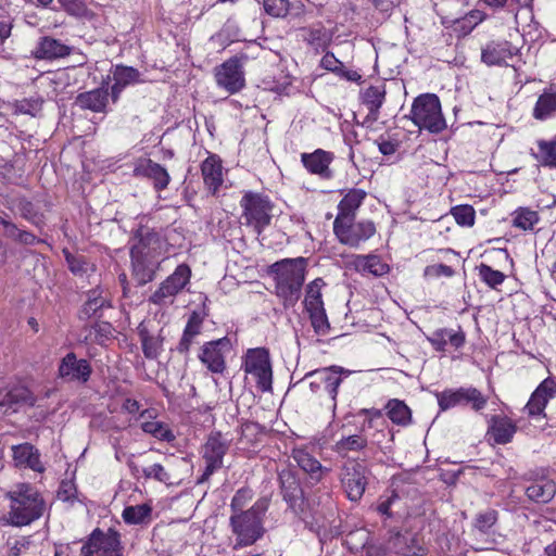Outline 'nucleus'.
<instances>
[{"instance_id":"31","label":"nucleus","mask_w":556,"mask_h":556,"mask_svg":"<svg viewBox=\"0 0 556 556\" xmlns=\"http://www.w3.org/2000/svg\"><path fill=\"white\" fill-rule=\"evenodd\" d=\"M556 494V484L552 479L540 477L526 489L528 498L535 503H548Z\"/></svg>"},{"instance_id":"9","label":"nucleus","mask_w":556,"mask_h":556,"mask_svg":"<svg viewBox=\"0 0 556 556\" xmlns=\"http://www.w3.org/2000/svg\"><path fill=\"white\" fill-rule=\"evenodd\" d=\"M441 410H447L457 405L470 404L476 412L483 409L486 397L476 388L447 389L435 394Z\"/></svg>"},{"instance_id":"35","label":"nucleus","mask_w":556,"mask_h":556,"mask_svg":"<svg viewBox=\"0 0 556 556\" xmlns=\"http://www.w3.org/2000/svg\"><path fill=\"white\" fill-rule=\"evenodd\" d=\"M367 193L363 189H350L338 205L337 217L355 218L357 208L362 205Z\"/></svg>"},{"instance_id":"23","label":"nucleus","mask_w":556,"mask_h":556,"mask_svg":"<svg viewBox=\"0 0 556 556\" xmlns=\"http://www.w3.org/2000/svg\"><path fill=\"white\" fill-rule=\"evenodd\" d=\"M112 77L114 84L111 87V98L113 103H116L119 99L122 91L130 86L141 83L140 72L131 66L117 64L112 68Z\"/></svg>"},{"instance_id":"4","label":"nucleus","mask_w":556,"mask_h":556,"mask_svg":"<svg viewBox=\"0 0 556 556\" xmlns=\"http://www.w3.org/2000/svg\"><path fill=\"white\" fill-rule=\"evenodd\" d=\"M410 118L420 129L433 134L441 132L446 127L439 97L433 93L420 94L414 100Z\"/></svg>"},{"instance_id":"14","label":"nucleus","mask_w":556,"mask_h":556,"mask_svg":"<svg viewBox=\"0 0 556 556\" xmlns=\"http://www.w3.org/2000/svg\"><path fill=\"white\" fill-rule=\"evenodd\" d=\"M92 374L90 363L85 358H78L74 352L67 353L60 362L59 377L65 382L85 384Z\"/></svg>"},{"instance_id":"13","label":"nucleus","mask_w":556,"mask_h":556,"mask_svg":"<svg viewBox=\"0 0 556 556\" xmlns=\"http://www.w3.org/2000/svg\"><path fill=\"white\" fill-rule=\"evenodd\" d=\"M229 448V441L224 439L220 432H213L203 446V459L205 469L198 483H203L218 469L223 467V458Z\"/></svg>"},{"instance_id":"56","label":"nucleus","mask_w":556,"mask_h":556,"mask_svg":"<svg viewBox=\"0 0 556 556\" xmlns=\"http://www.w3.org/2000/svg\"><path fill=\"white\" fill-rule=\"evenodd\" d=\"M207 314L204 312L193 311L188 318L187 325L185 327V332L189 336L197 337L201 333L202 325Z\"/></svg>"},{"instance_id":"28","label":"nucleus","mask_w":556,"mask_h":556,"mask_svg":"<svg viewBox=\"0 0 556 556\" xmlns=\"http://www.w3.org/2000/svg\"><path fill=\"white\" fill-rule=\"evenodd\" d=\"M109 102V90L105 87L96 88L81 92L76 97V104L83 110H90L96 113L106 112Z\"/></svg>"},{"instance_id":"16","label":"nucleus","mask_w":556,"mask_h":556,"mask_svg":"<svg viewBox=\"0 0 556 556\" xmlns=\"http://www.w3.org/2000/svg\"><path fill=\"white\" fill-rule=\"evenodd\" d=\"M136 243L130 248V254L141 252L143 257H151L153 260H161L164 248V240L162 239L159 231L155 229L140 226L135 238Z\"/></svg>"},{"instance_id":"21","label":"nucleus","mask_w":556,"mask_h":556,"mask_svg":"<svg viewBox=\"0 0 556 556\" xmlns=\"http://www.w3.org/2000/svg\"><path fill=\"white\" fill-rule=\"evenodd\" d=\"M301 161L304 167L314 175H318L323 179H330L333 172L330 164L333 161V154L323 149H317L313 153H303Z\"/></svg>"},{"instance_id":"3","label":"nucleus","mask_w":556,"mask_h":556,"mask_svg":"<svg viewBox=\"0 0 556 556\" xmlns=\"http://www.w3.org/2000/svg\"><path fill=\"white\" fill-rule=\"evenodd\" d=\"M267 508L268 500L261 498L244 513L230 516L229 523L236 535L235 548L251 546L264 535L263 518Z\"/></svg>"},{"instance_id":"49","label":"nucleus","mask_w":556,"mask_h":556,"mask_svg":"<svg viewBox=\"0 0 556 556\" xmlns=\"http://www.w3.org/2000/svg\"><path fill=\"white\" fill-rule=\"evenodd\" d=\"M478 271L480 279L490 288H496L502 285L506 278L502 271L493 269L491 266L483 263L478 266Z\"/></svg>"},{"instance_id":"18","label":"nucleus","mask_w":556,"mask_h":556,"mask_svg":"<svg viewBox=\"0 0 556 556\" xmlns=\"http://www.w3.org/2000/svg\"><path fill=\"white\" fill-rule=\"evenodd\" d=\"M350 370L341 366H330L311 371L306 377H314V383L321 384L330 399L336 403L338 388L343 378L350 376Z\"/></svg>"},{"instance_id":"50","label":"nucleus","mask_w":556,"mask_h":556,"mask_svg":"<svg viewBox=\"0 0 556 556\" xmlns=\"http://www.w3.org/2000/svg\"><path fill=\"white\" fill-rule=\"evenodd\" d=\"M65 260L70 270L76 276H84L89 270H94V265L89 263L85 256L65 252Z\"/></svg>"},{"instance_id":"11","label":"nucleus","mask_w":556,"mask_h":556,"mask_svg":"<svg viewBox=\"0 0 556 556\" xmlns=\"http://www.w3.org/2000/svg\"><path fill=\"white\" fill-rule=\"evenodd\" d=\"M278 480L280 494L289 508L298 516L304 514L307 503L296 473L292 469L285 468L279 471Z\"/></svg>"},{"instance_id":"39","label":"nucleus","mask_w":556,"mask_h":556,"mask_svg":"<svg viewBox=\"0 0 556 556\" xmlns=\"http://www.w3.org/2000/svg\"><path fill=\"white\" fill-rule=\"evenodd\" d=\"M355 268L362 273L374 276H383L388 273L389 266L377 255H358L354 261Z\"/></svg>"},{"instance_id":"52","label":"nucleus","mask_w":556,"mask_h":556,"mask_svg":"<svg viewBox=\"0 0 556 556\" xmlns=\"http://www.w3.org/2000/svg\"><path fill=\"white\" fill-rule=\"evenodd\" d=\"M141 472L146 479H154L167 485L173 483L170 473L161 464L142 468Z\"/></svg>"},{"instance_id":"61","label":"nucleus","mask_w":556,"mask_h":556,"mask_svg":"<svg viewBox=\"0 0 556 556\" xmlns=\"http://www.w3.org/2000/svg\"><path fill=\"white\" fill-rule=\"evenodd\" d=\"M454 275V269L451 266L444 264H434L429 265L425 268V276L428 277H452Z\"/></svg>"},{"instance_id":"43","label":"nucleus","mask_w":556,"mask_h":556,"mask_svg":"<svg viewBox=\"0 0 556 556\" xmlns=\"http://www.w3.org/2000/svg\"><path fill=\"white\" fill-rule=\"evenodd\" d=\"M367 446V439L361 434L343 437L334 444V451L345 456L349 452H358Z\"/></svg>"},{"instance_id":"29","label":"nucleus","mask_w":556,"mask_h":556,"mask_svg":"<svg viewBox=\"0 0 556 556\" xmlns=\"http://www.w3.org/2000/svg\"><path fill=\"white\" fill-rule=\"evenodd\" d=\"M388 548L394 556H417L421 555L422 548L418 545L417 539L409 534L394 533L388 540Z\"/></svg>"},{"instance_id":"44","label":"nucleus","mask_w":556,"mask_h":556,"mask_svg":"<svg viewBox=\"0 0 556 556\" xmlns=\"http://www.w3.org/2000/svg\"><path fill=\"white\" fill-rule=\"evenodd\" d=\"M325 286V282L321 278H316L312 282H309L306 287V295L304 299V306L306 311L316 309L324 306L323 298H321V288Z\"/></svg>"},{"instance_id":"59","label":"nucleus","mask_w":556,"mask_h":556,"mask_svg":"<svg viewBox=\"0 0 556 556\" xmlns=\"http://www.w3.org/2000/svg\"><path fill=\"white\" fill-rule=\"evenodd\" d=\"M76 485L71 480H64L61 482L58 490V498L62 502H72L76 497Z\"/></svg>"},{"instance_id":"38","label":"nucleus","mask_w":556,"mask_h":556,"mask_svg":"<svg viewBox=\"0 0 556 556\" xmlns=\"http://www.w3.org/2000/svg\"><path fill=\"white\" fill-rule=\"evenodd\" d=\"M386 98L384 86H370L362 93V101L368 109V114L371 119L376 121L379 115V110L382 106Z\"/></svg>"},{"instance_id":"32","label":"nucleus","mask_w":556,"mask_h":556,"mask_svg":"<svg viewBox=\"0 0 556 556\" xmlns=\"http://www.w3.org/2000/svg\"><path fill=\"white\" fill-rule=\"evenodd\" d=\"M292 458L298 466L316 482L320 481L324 476V467L312 454L304 448H294Z\"/></svg>"},{"instance_id":"41","label":"nucleus","mask_w":556,"mask_h":556,"mask_svg":"<svg viewBox=\"0 0 556 556\" xmlns=\"http://www.w3.org/2000/svg\"><path fill=\"white\" fill-rule=\"evenodd\" d=\"M386 409L393 424L407 426L412 420V412L403 401L392 399L387 403Z\"/></svg>"},{"instance_id":"54","label":"nucleus","mask_w":556,"mask_h":556,"mask_svg":"<svg viewBox=\"0 0 556 556\" xmlns=\"http://www.w3.org/2000/svg\"><path fill=\"white\" fill-rule=\"evenodd\" d=\"M265 12L273 17H285L290 8L289 0H263Z\"/></svg>"},{"instance_id":"60","label":"nucleus","mask_w":556,"mask_h":556,"mask_svg":"<svg viewBox=\"0 0 556 556\" xmlns=\"http://www.w3.org/2000/svg\"><path fill=\"white\" fill-rule=\"evenodd\" d=\"M99 343H103L114 337V327L106 321L97 323L93 326Z\"/></svg>"},{"instance_id":"63","label":"nucleus","mask_w":556,"mask_h":556,"mask_svg":"<svg viewBox=\"0 0 556 556\" xmlns=\"http://www.w3.org/2000/svg\"><path fill=\"white\" fill-rule=\"evenodd\" d=\"M321 66L330 72L339 73L340 70H342L343 64L341 61H339L333 53L327 52L321 58Z\"/></svg>"},{"instance_id":"10","label":"nucleus","mask_w":556,"mask_h":556,"mask_svg":"<svg viewBox=\"0 0 556 556\" xmlns=\"http://www.w3.org/2000/svg\"><path fill=\"white\" fill-rule=\"evenodd\" d=\"M123 549L119 532L110 528L106 532L94 530L81 551L84 556H123Z\"/></svg>"},{"instance_id":"46","label":"nucleus","mask_w":556,"mask_h":556,"mask_svg":"<svg viewBox=\"0 0 556 556\" xmlns=\"http://www.w3.org/2000/svg\"><path fill=\"white\" fill-rule=\"evenodd\" d=\"M141 429L143 432L149 433L162 441L170 442L175 439V435L172 432V430L164 422L161 421L154 420L142 422Z\"/></svg>"},{"instance_id":"2","label":"nucleus","mask_w":556,"mask_h":556,"mask_svg":"<svg viewBox=\"0 0 556 556\" xmlns=\"http://www.w3.org/2000/svg\"><path fill=\"white\" fill-rule=\"evenodd\" d=\"M11 501L9 520L13 526L23 527L39 519L46 504L38 490L29 483H18L8 492Z\"/></svg>"},{"instance_id":"64","label":"nucleus","mask_w":556,"mask_h":556,"mask_svg":"<svg viewBox=\"0 0 556 556\" xmlns=\"http://www.w3.org/2000/svg\"><path fill=\"white\" fill-rule=\"evenodd\" d=\"M399 500V496L397 494L395 493H392L391 496H389L388 498L381 501L378 506H377V510L379 514L383 515V516H387L388 518L392 517V513H391V506L393 505V503L395 501Z\"/></svg>"},{"instance_id":"42","label":"nucleus","mask_w":556,"mask_h":556,"mask_svg":"<svg viewBox=\"0 0 556 556\" xmlns=\"http://www.w3.org/2000/svg\"><path fill=\"white\" fill-rule=\"evenodd\" d=\"M554 114H556V93H542L535 103L533 116L536 119L543 121Z\"/></svg>"},{"instance_id":"34","label":"nucleus","mask_w":556,"mask_h":556,"mask_svg":"<svg viewBox=\"0 0 556 556\" xmlns=\"http://www.w3.org/2000/svg\"><path fill=\"white\" fill-rule=\"evenodd\" d=\"M13 457L17 465L29 467L30 469L42 472L45 470L38 450L31 444L25 443L13 447Z\"/></svg>"},{"instance_id":"20","label":"nucleus","mask_w":556,"mask_h":556,"mask_svg":"<svg viewBox=\"0 0 556 556\" xmlns=\"http://www.w3.org/2000/svg\"><path fill=\"white\" fill-rule=\"evenodd\" d=\"M36 396L24 386H14L10 389L0 388V408L4 413L16 412L21 406H34Z\"/></svg>"},{"instance_id":"53","label":"nucleus","mask_w":556,"mask_h":556,"mask_svg":"<svg viewBox=\"0 0 556 556\" xmlns=\"http://www.w3.org/2000/svg\"><path fill=\"white\" fill-rule=\"evenodd\" d=\"M451 214L460 226H472L475 223V210L470 205H458L451 210Z\"/></svg>"},{"instance_id":"7","label":"nucleus","mask_w":556,"mask_h":556,"mask_svg":"<svg viewBox=\"0 0 556 556\" xmlns=\"http://www.w3.org/2000/svg\"><path fill=\"white\" fill-rule=\"evenodd\" d=\"M241 206L245 224L252 226L258 235L270 224L273 205L266 197L248 192L241 199Z\"/></svg>"},{"instance_id":"55","label":"nucleus","mask_w":556,"mask_h":556,"mask_svg":"<svg viewBox=\"0 0 556 556\" xmlns=\"http://www.w3.org/2000/svg\"><path fill=\"white\" fill-rule=\"evenodd\" d=\"M538 222L536 212L530 210H520L514 218V225L523 230L532 229Z\"/></svg>"},{"instance_id":"36","label":"nucleus","mask_w":556,"mask_h":556,"mask_svg":"<svg viewBox=\"0 0 556 556\" xmlns=\"http://www.w3.org/2000/svg\"><path fill=\"white\" fill-rule=\"evenodd\" d=\"M138 336L144 357L156 359L163 350L164 338L162 334H151L146 327L140 326L138 328Z\"/></svg>"},{"instance_id":"27","label":"nucleus","mask_w":556,"mask_h":556,"mask_svg":"<svg viewBox=\"0 0 556 556\" xmlns=\"http://www.w3.org/2000/svg\"><path fill=\"white\" fill-rule=\"evenodd\" d=\"M228 340L226 338L218 339L215 341L207 342L202 348V353L200 354L201 362L207 367L212 372H223L225 369V361L224 356L220 352L219 346L227 344Z\"/></svg>"},{"instance_id":"58","label":"nucleus","mask_w":556,"mask_h":556,"mask_svg":"<svg viewBox=\"0 0 556 556\" xmlns=\"http://www.w3.org/2000/svg\"><path fill=\"white\" fill-rule=\"evenodd\" d=\"M42 100L38 98L23 99L16 101L15 110L23 114H28L31 116H36L37 113L41 110Z\"/></svg>"},{"instance_id":"12","label":"nucleus","mask_w":556,"mask_h":556,"mask_svg":"<svg viewBox=\"0 0 556 556\" xmlns=\"http://www.w3.org/2000/svg\"><path fill=\"white\" fill-rule=\"evenodd\" d=\"M367 467L352 459L348 460L340 472V481L350 501L362 498L367 485Z\"/></svg>"},{"instance_id":"5","label":"nucleus","mask_w":556,"mask_h":556,"mask_svg":"<svg viewBox=\"0 0 556 556\" xmlns=\"http://www.w3.org/2000/svg\"><path fill=\"white\" fill-rule=\"evenodd\" d=\"M191 278V268L182 263L174 273L163 280L159 288L149 296V302L157 306H167L174 303L175 298L187 287Z\"/></svg>"},{"instance_id":"57","label":"nucleus","mask_w":556,"mask_h":556,"mask_svg":"<svg viewBox=\"0 0 556 556\" xmlns=\"http://www.w3.org/2000/svg\"><path fill=\"white\" fill-rule=\"evenodd\" d=\"M252 498V492L249 489H240L236 492L233 495L231 503H230V509L231 515H236L238 513H244L245 509H243L249 501Z\"/></svg>"},{"instance_id":"22","label":"nucleus","mask_w":556,"mask_h":556,"mask_svg":"<svg viewBox=\"0 0 556 556\" xmlns=\"http://www.w3.org/2000/svg\"><path fill=\"white\" fill-rule=\"evenodd\" d=\"M517 49L507 40H492L481 51V61L486 65H501L513 59Z\"/></svg>"},{"instance_id":"25","label":"nucleus","mask_w":556,"mask_h":556,"mask_svg":"<svg viewBox=\"0 0 556 556\" xmlns=\"http://www.w3.org/2000/svg\"><path fill=\"white\" fill-rule=\"evenodd\" d=\"M72 48L61 40L50 36L41 37L31 51V55L37 60H55L70 55Z\"/></svg>"},{"instance_id":"30","label":"nucleus","mask_w":556,"mask_h":556,"mask_svg":"<svg viewBox=\"0 0 556 556\" xmlns=\"http://www.w3.org/2000/svg\"><path fill=\"white\" fill-rule=\"evenodd\" d=\"M201 172L205 186L214 193L223 184V166L220 159L215 155H208L201 165Z\"/></svg>"},{"instance_id":"48","label":"nucleus","mask_w":556,"mask_h":556,"mask_svg":"<svg viewBox=\"0 0 556 556\" xmlns=\"http://www.w3.org/2000/svg\"><path fill=\"white\" fill-rule=\"evenodd\" d=\"M4 235L20 243L31 245L36 242V237L29 231L21 230L17 226L10 220L3 222Z\"/></svg>"},{"instance_id":"37","label":"nucleus","mask_w":556,"mask_h":556,"mask_svg":"<svg viewBox=\"0 0 556 556\" xmlns=\"http://www.w3.org/2000/svg\"><path fill=\"white\" fill-rule=\"evenodd\" d=\"M122 517L127 525L148 526L152 521V507L147 503L126 506Z\"/></svg>"},{"instance_id":"51","label":"nucleus","mask_w":556,"mask_h":556,"mask_svg":"<svg viewBox=\"0 0 556 556\" xmlns=\"http://www.w3.org/2000/svg\"><path fill=\"white\" fill-rule=\"evenodd\" d=\"M309 315L312 327L315 332L318 334H326L330 329V324L328 321V317L325 311V307H318L314 309L306 311Z\"/></svg>"},{"instance_id":"6","label":"nucleus","mask_w":556,"mask_h":556,"mask_svg":"<svg viewBox=\"0 0 556 556\" xmlns=\"http://www.w3.org/2000/svg\"><path fill=\"white\" fill-rule=\"evenodd\" d=\"M355 218L336 217L333 231L339 241L351 248H358L362 242L370 239L376 232V226L371 220L355 223Z\"/></svg>"},{"instance_id":"24","label":"nucleus","mask_w":556,"mask_h":556,"mask_svg":"<svg viewBox=\"0 0 556 556\" xmlns=\"http://www.w3.org/2000/svg\"><path fill=\"white\" fill-rule=\"evenodd\" d=\"M489 427L486 434L496 443V444H507L509 443L516 431L517 425L510 418L503 415H494L491 416L488 420Z\"/></svg>"},{"instance_id":"26","label":"nucleus","mask_w":556,"mask_h":556,"mask_svg":"<svg viewBox=\"0 0 556 556\" xmlns=\"http://www.w3.org/2000/svg\"><path fill=\"white\" fill-rule=\"evenodd\" d=\"M134 175L136 177H146L151 179L156 190H164L167 188L170 180L166 168L150 159L137 164L134 168Z\"/></svg>"},{"instance_id":"33","label":"nucleus","mask_w":556,"mask_h":556,"mask_svg":"<svg viewBox=\"0 0 556 556\" xmlns=\"http://www.w3.org/2000/svg\"><path fill=\"white\" fill-rule=\"evenodd\" d=\"M108 299L103 295L101 289L90 290L87 294V300L79 311V318L81 320H88L92 317H100V312L110 307Z\"/></svg>"},{"instance_id":"17","label":"nucleus","mask_w":556,"mask_h":556,"mask_svg":"<svg viewBox=\"0 0 556 556\" xmlns=\"http://www.w3.org/2000/svg\"><path fill=\"white\" fill-rule=\"evenodd\" d=\"M556 394V382L553 379L543 380L531 394L523 412L531 419L545 418V407L551 399Z\"/></svg>"},{"instance_id":"15","label":"nucleus","mask_w":556,"mask_h":556,"mask_svg":"<svg viewBox=\"0 0 556 556\" xmlns=\"http://www.w3.org/2000/svg\"><path fill=\"white\" fill-rule=\"evenodd\" d=\"M215 79L219 87L229 93H236L244 87V73L241 60L238 56L230 58L215 70Z\"/></svg>"},{"instance_id":"8","label":"nucleus","mask_w":556,"mask_h":556,"mask_svg":"<svg viewBox=\"0 0 556 556\" xmlns=\"http://www.w3.org/2000/svg\"><path fill=\"white\" fill-rule=\"evenodd\" d=\"M244 371L256 379L261 391H269L273 382V371L269 353L264 348L248 350L244 357Z\"/></svg>"},{"instance_id":"47","label":"nucleus","mask_w":556,"mask_h":556,"mask_svg":"<svg viewBox=\"0 0 556 556\" xmlns=\"http://www.w3.org/2000/svg\"><path fill=\"white\" fill-rule=\"evenodd\" d=\"M539 154H535L538 161L547 167H556V140L539 141Z\"/></svg>"},{"instance_id":"19","label":"nucleus","mask_w":556,"mask_h":556,"mask_svg":"<svg viewBox=\"0 0 556 556\" xmlns=\"http://www.w3.org/2000/svg\"><path fill=\"white\" fill-rule=\"evenodd\" d=\"M162 260L143 257L141 252L130 254L131 278L138 286H144L154 280Z\"/></svg>"},{"instance_id":"45","label":"nucleus","mask_w":556,"mask_h":556,"mask_svg":"<svg viewBox=\"0 0 556 556\" xmlns=\"http://www.w3.org/2000/svg\"><path fill=\"white\" fill-rule=\"evenodd\" d=\"M497 520L498 511L493 508H488L486 510L480 511L476 515L472 527L473 530L481 534H489Z\"/></svg>"},{"instance_id":"62","label":"nucleus","mask_w":556,"mask_h":556,"mask_svg":"<svg viewBox=\"0 0 556 556\" xmlns=\"http://www.w3.org/2000/svg\"><path fill=\"white\" fill-rule=\"evenodd\" d=\"M68 14L77 17H91L92 13L88 10L83 0H74L64 9Z\"/></svg>"},{"instance_id":"40","label":"nucleus","mask_w":556,"mask_h":556,"mask_svg":"<svg viewBox=\"0 0 556 556\" xmlns=\"http://www.w3.org/2000/svg\"><path fill=\"white\" fill-rule=\"evenodd\" d=\"M431 342L438 351H444L447 343L455 349H459L465 343V333L463 331L454 332L446 328L439 329L433 333Z\"/></svg>"},{"instance_id":"1","label":"nucleus","mask_w":556,"mask_h":556,"mask_svg":"<svg viewBox=\"0 0 556 556\" xmlns=\"http://www.w3.org/2000/svg\"><path fill=\"white\" fill-rule=\"evenodd\" d=\"M307 260L300 256L283 258L271 264L268 273L274 277L276 294L285 307L293 306L300 299L305 280Z\"/></svg>"}]
</instances>
